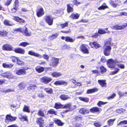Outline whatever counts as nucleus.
Masks as SVG:
<instances>
[{"instance_id":"nucleus-1","label":"nucleus","mask_w":127,"mask_h":127,"mask_svg":"<svg viewBox=\"0 0 127 127\" xmlns=\"http://www.w3.org/2000/svg\"><path fill=\"white\" fill-rule=\"evenodd\" d=\"M108 66L110 68H113L114 71L111 72L110 74L113 75L116 74L119 70V68L116 67V64L118 62L117 60L110 59L108 60L107 61Z\"/></svg>"},{"instance_id":"nucleus-2","label":"nucleus","mask_w":127,"mask_h":127,"mask_svg":"<svg viewBox=\"0 0 127 127\" xmlns=\"http://www.w3.org/2000/svg\"><path fill=\"white\" fill-rule=\"evenodd\" d=\"M109 41H107L104 46L103 49H104L103 52L104 55L106 56H108L110 54L111 47L110 45L111 44L110 41L111 40V38L109 39Z\"/></svg>"},{"instance_id":"nucleus-3","label":"nucleus","mask_w":127,"mask_h":127,"mask_svg":"<svg viewBox=\"0 0 127 127\" xmlns=\"http://www.w3.org/2000/svg\"><path fill=\"white\" fill-rule=\"evenodd\" d=\"M59 59L54 57L52 58L51 62H50V65L53 67L57 66L59 63Z\"/></svg>"},{"instance_id":"nucleus-4","label":"nucleus","mask_w":127,"mask_h":127,"mask_svg":"<svg viewBox=\"0 0 127 127\" xmlns=\"http://www.w3.org/2000/svg\"><path fill=\"white\" fill-rule=\"evenodd\" d=\"M88 46V45L86 44H81L80 47V49L83 53L87 54L89 53L88 49L87 48Z\"/></svg>"},{"instance_id":"nucleus-5","label":"nucleus","mask_w":127,"mask_h":127,"mask_svg":"<svg viewBox=\"0 0 127 127\" xmlns=\"http://www.w3.org/2000/svg\"><path fill=\"white\" fill-rule=\"evenodd\" d=\"M45 20L46 22L49 25H51L53 24V19L51 16H47L45 18Z\"/></svg>"},{"instance_id":"nucleus-6","label":"nucleus","mask_w":127,"mask_h":127,"mask_svg":"<svg viewBox=\"0 0 127 127\" xmlns=\"http://www.w3.org/2000/svg\"><path fill=\"white\" fill-rule=\"evenodd\" d=\"M42 82L45 84H47L51 81L52 80V78L48 77L45 76L41 78V79Z\"/></svg>"},{"instance_id":"nucleus-7","label":"nucleus","mask_w":127,"mask_h":127,"mask_svg":"<svg viewBox=\"0 0 127 127\" xmlns=\"http://www.w3.org/2000/svg\"><path fill=\"white\" fill-rule=\"evenodd\" d=\"M14 72L17 74L20 75L24 74L26 73L25 70L24 69L15 70Z\"/></svg>"},{"instance_id":"nucleus-8","label":"nucleus","mask_w":127,"mask_h":127,"mask_svg":"<svg viewBox=\"0 0 127 127\" xmlns=\"http://www.w3.org/2000/svg\"><path fill=\"white\" fill-rule=\"evenodd\" d=\"M67 82L63 80H58L56 81L54 83V84L56 86L62 85L66 86L67 84Z\"/></svg>"},{"instance_id":"nucleus-9","label":"nucleus","mask_w":127,"mask_h":127,"mask_svg":"<svg viewBox=\"0 0 127 127\" xmlns=\"http://www.w3.org/2000/svg\"><path fill=\"white\" fill-rule=\"evenodd\" d=\"M61 39L63 40H64L65 41L67 42H73L74 40L72 39L69 36H67L65 37L64 36L61 37Z\"/></svg>"},{"instance_id":"nucleus-10","label":"nucleus","mask_w":127,"mask_h":127,"mask_svg":"<svg viewBox=\"0 0 127 127\" xmlns=\"http://www.w3.org/2000/svg\"><path fill=\"white\" fill-rule=\"evenodd\" d=\"M1 75L3 77L10 78L12 74L9 72L8 71L5 73H4L1 74Z\"/></svg>"},{"instance_id":"nucleus-11","label":"nucleus","mask_w":127,"mask_h":127,"mask_svg":"<svg viewBox=\"0 0 127 127\" xmlns=\"http://www.w3.org/2000/svg\"><path fill=\"white\" fill-rule=\"evenodd\" d=\"M89 45L91 46L92 48L94 47L96 48H97L100 47V45L95 42H90V43Z\"/></svg>"},{"instance_id":"nucleus-12","label":"nucleus","mask_w":127,"mask_h":127,"mask_svg":"<svg viewBox=\"0 0 127 127\" xmlns=\"http://www.w3.org/2000/svg\"><path fill=\"white\" fill-rule=\"evenodd\" d=\"M44 14V12L43 8H40L38 10L36 14L38 17L42 16Z\"/></svg>"},{"instance_id":"nucleus-13","label":"nucleus","mask_w":127,"mask_h":127,"mask_svg":"<svg viewBox=\"0 0 127 127\" xmlns=\"http://www.w3.org/2000/svg\"><path fill=\"white\" fill-rule=\"evenodd\" d=\"M2 48L3 50L10 51L12 50V48L10 45L6 44L3 45Z\"/></svg>"},{"instance_id":"nucleus-14","label":"nucleus","mask_w":127,"mask_h":127,"mask_svg":"<svg viewBox=\"0 0 127 127\" xmlns=\"http://www.w3.org/2000/svg\"><path fill=\"white\" fill-rule=\"evenodd\" d=\"M28 54L31 55L33 56L36 57H38L40 58H42V56L40 54L38 53L32 51H29Z\"/></svg>"},{"instance_id":"nucleus-15","label":"nucleus","mask_w":127,"mask_h":127,"mask_svg":"<svg viewBox=\"0 0 127 127\" xmlns=\"http://www.w3.org/2000/svg\"><path fill=\"white\" fill-rule=\"evenodd\" d=\"M126 25L119 26L118 25H116V26H112V28L116 30L123 29L126 27Z\"/></svg>"},{"instance_id":"nucleus-16","label":"nucleus","mask_w":127,"mask_h":127,"mask_svg":"<svg viewBox=\"0 0 127 127\" xmlns=\"http://www.w3.org/2000/svg\"><path fill=\"white\" fill-rule=\"evenodd\" d=\"M14 51L16 53L20 54H24L25 52L24 50L19 48L15 49L14 50Z\"/></svg>"},{"instance_id":"nucleus-17","label":"nucleus","mask_w":127,"mask_h":127,"mask_svg":"<svg viewBox=\"0 0 127 127\" xmlns=\"http://www.w3.org/2000/svg\"><path fill=\"white\" fill-rule=\"evenodd\" d=\"M90 110L91 112L94 113L100 112L101 110V109L97 107H94L91 109Z\"/></svg>"},{"instance_id":"nucleus-18","label":"nucleus","mask_w":127,"mask_h":127,"mask_svg":"<svg viewBox=\"0 0 127 127\" xmlns=\"http://www.w3.org/2000/svg\"><path fill=\"white\" fill-rule=\"evenodd\" d=\"M51 75L53 77L57 78L62 75V74L59 72H54L52 73Z\"/></svg>"},{"instance_id":"nucleus-19","label":"nucleus","mask_w":127,"mask_h":127,"mask_svg":"<svg viewBox=\"0 0 127 127\" xmlns=\"http://www.w3.org/2000/svg\"><path fill=\"white\" fill-rule=\"evenodd\" d=\"M59 97L61 99L63 100H65L70 98V97L68 95L64 94L61 95Z\"/></svg>"},{"instance_id":"nucleus-20","label":"nucleus","mask_w":127,"mask_h":127,"mask_svg":"<svg viewBox=\"0 0 127 127\" xmlns=\"http://www.w3.org/2000/svg\"><path fill=\"white\" fill-rule=\"evenodd\" d=\"M6 120H10L11 121H15L17 118V117H13L9 115H6Z\"/></svg>"},{"instance_id":"nucleus-21","label":"nucleus","mask_w":127,"mask_h":127,"mask_svg":"<svg viewBox=\"0 0 127 127\" xmlns=\"http://www.w3.org/2000/svg\"><path fill=\"white\" fill-rule=\"evenodd\" d=\"M35 69L37 72L40 73L43 71L44 69L42 67L38 66L35 68Z\"/></svg>"},{"instance_id":"nucleus-22","label":"nucleus","mask_w":127,"mask_h":127,"mask_svg":"<svg viewBox=\"0 0 127 127\" xmlns=\"http://www.w3.org/2000/svg\"><path fill=\"white\" fill-rule=\"evenodd\" d=\"M118 1V0H111L110 3L112 6L116 7L118 5V4L116 3Z\"/></svg>"},{"instance_id":"nucleus-23","label":"nucleus","mask_w":127,"mask_h":127,"mask_svg":"<svg viewBox=\"0 0 127 127\" xmlns=\"http://www.w3.org/2000/svg\"><path fill=\"white\" fill-rule=\"evenodd\" d=\"M98 82L99 84L102 87H105L106 85V83L105 80H99Z\"/></svg>"},{"instance_id":"nucleus-24","label":"nucleus","mask_w":127,"mask_h":127,"mask_svg":"<svg viewBox=\"0 0 127 127\" xmlns=\"http://www.w3.org/2000/svg\"><path fill=\"white\" fill-rule=\"evenodd\" d=\"M3 67L5 68H12L14 65L12 64H8L6 63H3L2 64Z\"/></svg>"},{"instance_id":"nucleus-25","label":"nucleus","mask_w":127,"mask_h":127,"mask_svg":"<svg viewBox=\"0 0 127 127\" xmlns=\"http://www.w3.org/2000/svg\"><path fill=\"white\" fill-rule=\"evenodd\" d=\"M79 15L78 13H76L75 14L72 13L70 16V17L73 19H77L79 18Z\"/></svg>"},{"instance_id":"nucleus-26","label":"nucleus","mask_w":127,"mask_h":127,"mask_svg":"<svg viewBox=\"0 0 127 127\" xmlns=\"http://www.w3.org/2000/svg\"><path fill=\"white\" fill-rule=\"evenodd\" d=\"M54 121L56 124L59 126H63L64 124V123L62 122L60 120L57 119H55Z\"/></svg>"},{"instance_id":"nucleus-27","label":"nucleus","mask_w":127,"mask_h":127,"mask_svg":"<svg viewBox=\"0 0 127 127\" xmlns=\"http://www.w3.org/2000/svg\"><path fill=\"white\" fill-rule=\"evenodd\" d=\"M18 86L20 89L21 90L24 89L26 87V84L23 82L21 83L18 85Z\"/></svg>"},{"instance_id":"nucleus-28","label":"nucleus","mask_w":127,"mask_h":127,"mask_svg":"<svg viewBox=\"0 0 127 127\" xmlns=\"http://www.w3.org/2000/svg\"><path fill=\"white\" fill-rule=\"evenodd\" d=\"M80 113L82 114H86L88 113L89 112L88 110L84 108H81L79 111Z\"/></svg>"},{"instance_id":"nucleus-29","label":"nucleus","mask_w":127,"mask_h":127,"mask_svg":"<svg viewBox=\"0 0 127 127\" xmlns=\"http://www.w3.org/2000/svg\"><path fill=\"white\" fill-rule=\"evenodd\" d=\"M3 23L5 25L8 26H12L13 25L12 24L10 23L9 21L7 20H4Z\"/></svg>"},{"instance_id":"nucleus-30","label":"nucleus","mask_w":127,"mask_h":127,"mask_svg":"<svg viewBox=\"0 0 127 127\" xmlns=\"http://www.w3.org/2000/svg\"><path fill=\"white\" fill-rule=\"evenodd\" d=\"M38 123L39 125H43L44 123V120L42 117H40L37 119Z\"/></svg>"},{"instance_id":"nucleus-31","label":"nucleus","mask_w":127,"mask_h":127,"mask_svg":"<svg viewBox=\"0 0 127 127\" xmlns=\"http://www.w3.org/2000/svg\"><path fill=\"white\" fill-rule=\"evenodd\" d=\"M116 65V67H119L121 69H124L125 68V66L124 64H122L120 63L118 61V62L117 63Z\"/></svg>"},{"instance_id":"nucleus-32","label":"nucleus","mask_w":127,"mask_h":127,"mask_svg":"<svg viewBox=\"0 0 127 127\" xmlns=\"http://www.w3.org/2000/svg\"><path fill=\"white\" fill-rule=\"evenodd\" d=\"M63 105L60 103H56L55 104V108L56 109L63 108Z\"/></svg>"},{"instance_id":"nucleus-33","label":"nucleus","mask_w":127,"mask_h":127,"mask_svg":"<svg viewBox=\"0 0 127 127\" xmlns=\"http://www.w3.org/2000/svg\"><path fill=\"white\" fill-rule=\"evenodd\" d=\"M23 110L24 112L28 113L30 112V111L29 108L26 105H25L23 108Z\"/></svg>"},{"instance_id":"nucleus-34","label":"nucleus","mask_w":127,"mask_h":127,"mask_svg":"<svg viewBox=\"0 0 127 127\" xmlns=\"http://www.w3.org/2000/svg\"><path fill=\"white\" fill-rule=\"evenodd\" d=\"M80 100L85 102H88L89 101V99L87 97H79Z\"/></svg>"},{"instance_id":"nucleus-35","label":"nucleus","mask_w":127,"mask_h":127,"mask_svg":"<svg viewBox=\"0 0 127 127\" xmlns=\"http://www.w3.org/2000/svg\"><path fill=\"white\" fill-rule=\"evenodd\" d=\"M97 90L96 89H92L88 90L87 91V93L88 94H91L97 91Z\"/></svg>"},{"instance_id":"nucleus-36","label":"nucleus","mask_w":127,"mask_h":127,"mask_svg":"<svg viewBox=\"0 0 127 127\" xmlns=\"http://www.w3.org/2000/svg\"><path fill=\"white\" fill-rule=\"evenodd\" d=\"M98 33L100 34H103L106 33H109L110 31H108L107 32H106L105 31L101 29H99L98 30Z\"/></svg>"},{"instance_id":"nucleus-37","label":"nucleus","mask_w":127,"mask_h":127,"mask_svg":"<svg viewBox=\"0 0 127 127\" xmlns=\"http://www.w3.org/2000/svg\"><path fill=\"white\" fill-rule=\"evenodd\" d=\"M58 35V34H53L51 36H50L49 38V39L51 40H53V39L57 37Z\"/></svg>"},{"instance_id":"nucleus-38","label":"nucleus","mask_w":127,"mask_h":127,"mask_svg":"<svg viewBox=\"0 0 127 127\" xmlns=\"http://www.w3.org/2000/svg\"><path fill=\"white\" fill-rule=\"evenodd\" d=\"M38 115L40 116L44 117V112L41 110H39L38 111Z\"/></svg>"},{"instance_id":"nucleus-39","label":"nucleus","mask_w":127,"mask_h":127,"mask_svg":"<svg viewBox=\"0 0 127 127\" xmlns=\"http://www.w3.org/2000/svg\"><path fill=\"white\" fill-rule=\"evenodd\" d=\"M44 90L50 94L52 93L53 91L52 89L49 88H45L44 89Z\"/></svg>"},{"instance_id":"nucleus-40","label":"nucleus","mask_w":127,"mask_h":127,"mask_svg":"<svg viewBox=\"0 0 127 127\" xmlns=\"http://www.w3.org/2000/svg\"><path fill=\"white\" fill-rule=\"evenodd\" d=\"M67 10L68 12H72L73 11V8L70 6L69 4H68L67 5Z\"/></svg>"},{"instance_id":"nucleus-41","label":"nucleus","mask_w":127,"mask_h":127,"mask_svg":"<svg viewBox=\"0 0 127 127\" xmlns=\"http://www.w3.org/2000/svg\"><path fill=\"white\" fill-rule=\"evenodd\" d=\"M30 44L27 42H24L21 43L19 45V46H22L24 47H26V46L29 45Z\"/></svg>"},{"instance_id":"nucleus-42","label":"nucleus","mask_w":127,"mask_h":127,"mask_svg":"<svg viewBox=\"0 0 127 127\" xmlns=\"http://www.w3.org/2000/svg\"><path fill=\"white\" fill-rule=\"evenodd\" d=\"M24 32L25 34V35L27 36H30L31 35V33L28 32V30L27 28H25Z\"/></svg>"},{"instance_id":"nucleus-43","label":"nucleus","mask_w":127,"mask_h":127,"mask_svg":"<svg viewBox=\"0 0 127 127\" xmlns=\"http://www.w3.org/2000/svg\"><path fill=\"white\" fill-rule=\"evenodd\" d=\"M48 112L50 114H54L55 115H57L56 112L53 109H50L48 111Z\"/></svg>"},{"instance_id":"nucleus-44","label":"nucleus","mask_w":127,"mask_h":127,"mask_svg":"<svg viewBox=\"0 0 127 127\" xmlns=\"http://www.w3.org/2000/svg\"><path fill=\"white\" fill-rule=\"evenodd\" d=\"M115 119H111L108 121V123L109 125L111 126L113 124L114 122L115 121Z\"/></svg>"},{"instance_id":"nucleus-45","label":"nucleus","mask_w":127,"mask_h":127,"mask_svg":"<svg viewBox=\"0 0 127 127\" xmlns=\"http://www.w3.org/2000/svg\"><path fill=\"white\" fill-rule=\"evenodd\" d=\"M100 71L102 73H103L106 72V69L103 66H101L100 67Z\"/></svg>"},{"instance_id":"nucleus-46","label":"nucleus","mask_w":127,"mask_h":127,"mask_svg":"<svg viewBox=\"0 0 127 127\" xmlns=\"http://www.w3.org/2000/svg\"><path fill=\"white\" fill-rule=\"evenodd\" d=\"M7 34V32L6 31H3V32L0 31V36H4Z\"/></svg>"},{"instance_id":"nucleus-47","label":"nucleus","mask_w":127,"mask_h":127,"mask_svg":"<svg viewBox=\"0 0 127 127\" xmlns=\"http://www.w3.org/2000/svg\"><path fill=\"white\" fill-rule=\"evenodd\" d=\"M127 124V121L124 120L123 121H121L118 124V125H122V124Z\"/></svg>"},{"instance_id":"nucleus-48","label":"nucleus","mask_w":127,"mask_h":127,"mask_svg":"<svg viewBox=\"0 0 127 127\" xmlns=\"http://www.w3.org/2000/svg\"><path fill=\"white\" fill-rule=\"evenodd\" d=\"M11 59L12 61L14 63L16 62V61H17L18 58V57L15 56H13L12 57Z\"/></svg>"},{"instance_id":"nucleus-49","label":"nucleus","mask_w":127,"mask_h":127,"mask_svg":"<svg viewBox=\"0 0 127 127\" xmlns=\"http://www.w3.org/2000/svg\"><path fill=\"white\" fill-rule=\"evenodd\" d=\"M71 106V104L70 103H68L63 105V108H69L70 109Z\"/></svg>"},{"instance_id":"nucleus-50","label":"nucleus","mask_w":127,"mask_h":127,"mask_svg":"<svg viewBox=\"0 0 127 127\" xmlns=\"http://www.w3.org/2000/svg\"><path fill=\"white\" fill-rule=\"evenodd\" d=\"M125 109L122 108L118 109L116 110V111L117 113H120L122 112H125Z\"/></svg>"},{"instance_id":"nucleus-51","label":"nucleus","mask_w":127,"mask_h":127,"mask_svg":"<svg viewBox=\"0 0 127 127\" xmlns=\"http://www.w3.org/2000/svg\"><path fill=\"white\" fill-rule=\"evenodd\" d=\"M17 63L19 65H23L24 64L23 61L20 60L19 59L17 61Z\"/></svg>"},{"instance_id":"nucleus-52","label":"nucleus","mask_w":127,"mask_h":127,"mask_svg":"<svg viewBox=\"0 0 127 127\" xmlns=\"http://www.w3.org/2000/svg\"><path fill=\"white\" fill-rule=\"evenodd\" d=\"M108 7L106 5H102L100 7L98 8L99 10H101V9H104L105 8H107Z\"/></svg>"},{"instance_id":"nucleus-53","label":"nucleus","mask_w":127,"mask_h":127,"mask_svg":"<svg viewBox=\"0 0 127 127\" xmlns=\"http://www.w3.org/2000/svg\"><path fill=\"white\" fill-rule=\"evenodd\" d=\"M94 125L96 127H100L101 126V125L100 123L96 122L94 123Z\"/></svg>"},{"instance_id":"nucleus-54","label":"nucleus","mask_w":127,"mask_h":127,"mask_svg":"<svg viewBox=\"0 0 127 127\" xmlns=\"http://www.w3.org/2000/svg\"><path fill=\"white\" fill-rule=\"evenodd\" d=\"M17 7L14 6L11 9L12 12L13 13H15L16 11L17 10Z\"/></svg>"},{"instance_id":"nucleus-55","label":"nucleus","mask_w":127,"mask_h":127,"mask_svg":"<svg viewBox=\"0 0 127 127\" xmlns=\"http://www.w3.org/2000/svg\"><path fill=\"white\" fill-rule=\"evenodd\" d=\"M68 23L67 22H66L64 24L60 25L61 27L63 28L67 27L68 25Z\"/></svg>"},{"instance_id":"nucleus-56","label":"nucleus","mask_w":127,"mask_h":127,"mask_svg":"<svg viewBox=\"0 0 127 127\" xmlns=\"http://www.w3.org/2000/svg\"><path fill=\"white\" fill-rule=\"evenodd\" d=\"M107 102H103L101 101H99L98 102L97 105L99 107H100L101 106V105H104L105 104H106Z\"/></svg>"},{"instance_id":"nucleus-57","label":"nucleus","mask_w":127,"mask_h":127,"mask_svg":"<svg viewBox=\"0 0 127 127\" xmlns=\"http://www.w3.org/2000/svg\"><path fill=\"white\" fill-rule=\"evenodd\" d=\"M12 19L18 22L20 18L17 16H13V17Z\"/></svg>"},{"instance_id":"nucleus-58","label":"nucleus","mask_w":127,"mask_h":127,"mask_svg":"<svg viewBox=\"0 0 127 127\" xmlns=\"http://www.w3.org/2000/svg\"><path fill=\"white\" fill-rule=\"evenodd\" d=\"M12 19L18 22L20 18L17 16H13V17Z\"/></svg>"},{"instance_id":"nucleus-59","label":"nucleus","mask_w":127,"mask_h":127,"mask_svg":"<svg viewBox=\"0 0 127 127\" xmlns=\"http://www.w3.org/2000/svg\"><path fill=\"white\" fill-rule=\"evenodd\" d=\"M12 0H8L5 2V4L6 5H8L11 3Z\"/></svg>"},{"instance_id":"nucleus-60","label":"nucleus","mask_w":127,"mask_h":127,"mask_svg":"<svg viewBox=\"0 0 127 127\" xmlns=\"http://www.w3.org/2000/svg\"><path fill=\"white\" fill-rule=\"evenodd\" d=\"M116 96V94L115 93L112 94L110 96L108 97V99H110L113 98Z\"/></svg>"},{"instance_id":"nucleus-61","label":"nucleus","mask_w":127,"mask_h":127,"mask_svg":"<svg viewBox=\"0 0 127 127\" xmlns=\"http://www.w3.org/2000/svg\"><path fill=\"white\" fill-rule=\"evenodd\" d=\"M118 94L120 96V97L123 96L124 95V93H123L120 91L118 92Z\"/></svg>"},{"instance_id":"nucleus-62","label":"nucleus","mask_w":127,"mask_h":127,"mask_svg":"<svg viewBox=\"0 0 127 127\" xmlns=\"http://www.w3.org/2000/svg\"><path fill=\"white\" fill-rule=\"evenodd\" d=\"M76 108V106L75 105L71 106L70 107V110H72L75 109Z\"/></svg>"},{"instance_id":"nucleus-63","label":"nucleus","mask_w":127,"mask_h":127,"mask_svg":"<svg viewBox=\"0 0 127 127\" xmlns=\"http://www.w3.org/2000/svg\"><path fill=\"white\" fill-rule=\"evenodd\" d=\"M42 57H43L46 60H48L49 58L48 55H43Z\"/></svg>"},{"instance_id":"nucleus-64","label":"nucleus","mask_w":127,"mask_h":127,"mask_svg":"<svg viewBox=\"0 0 127 127\" xmlns=\"http://www.w3.org/2000/svg\"><path fill=\"white\" fill-rule=\"evenodd\" d=\"M106 60L104 57H102L101 58L100 61L103 63H104L106 61Z\"/></svg>"}]
</instances>
